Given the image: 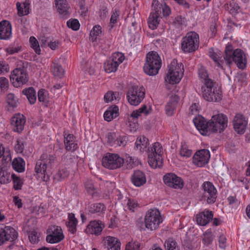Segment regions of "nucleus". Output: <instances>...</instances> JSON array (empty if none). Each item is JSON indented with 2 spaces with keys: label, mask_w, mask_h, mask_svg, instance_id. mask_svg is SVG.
Returning a JSON list of instances; mask_svg holds the SVG:
<instances>
[{
  "label": "nucleus",
  "mask_w": 250,
  "mask_h": 250,
  "mask_svg": "<svg viewBox=\"0 0 250 250\" xmlns=\"http://www.w3.org/2000/svg\"><path fill=\"white\" fill-rule=\"evenodd\" d=\"M225 53V55L223 56L221 51L214 52L212 49H210L209 51V56L216 65L222 69H224L226 66L230 67L232 62H234L240 69H243L246 67L247 56L242 49L237 48L233 50L232 46L229 44L226 47Z\"/></svg>",
  "instance_id": "f257e3e1"
},
{
  "label": "nucleus",
  "mask_w": 250,
  "mask_h": 250,
  "mask_svg": "<svg viewBox=\"0 0 250 250\" xmlns=\"http://www.w3.org/2000/svg\"><path fill=\"white\" fill-rule=\"evenodd\" d=\"M55 161V157L53 155L42 154L40 159L37 161L35 167V171L38 178H40L43 181H48L49 176L46 171L51 168Z\"/></svg>",
  "instance_id": "f03ea898"
},
{
  "label": "nucleus",
  "mask_w": 250,
  "mask_h": 250,
  "mask_svg": "<svg viewBox=\"0 0 250 250\" xmlns=\"http://www.w3.org/2000/svg\"><path fill=\"white\" fill-rule=\"evenodd\" d=\"M184 72V65L181 62H178L173 60L168 65V70L165 77L166 83L171 84L178 83L183 77Z\"/></svg>",
  "instance_id": "7ed1b4c3"
},
{
  "label": "nucleus",
  "mask_w": 250,
  "mask_h": 250,
  "mask_svg": "<svg viewBox=\"0 0 250 250\" xmlns=\"http://www.w3.org/2000/svg\"><path fill=\"white\" fill-rule=\"evenodd\" d=\"M201 93L205 100L208 102H217L222 98L220 87L216 86L212 80H208L201 86Z\"/></svg>",
  "instance_id": "20e7f679"
},
{
  "label": "nucleus",
  "mask_w": 250,
  "mask_h": 250,
  "mask_svg": "<svg viewBox=\"0 0 250 250\" xmlns=\"http://www.w3.org/2000/svg\"><path fill=\"white\" fill-rule=\"evenodd\" d=\"M161 65V59L158 53L155 51L149 52L146 55L144 71L149 76L156 75L158 73Z\"/></svg>",
  "instance_id": "39448f33"
},
{
  "label": "nucleus",
  "mask_w": 250,
  "mask_h": 250,
  "mask_svg": "<svg viewBox=\"0 0 250 250\" xmlns=\"http://www.w3.org/2000/svg\"><path fill=\"white\" fill-rule=\"evenodd\" d=\"M163 149L158 142L153 144L150 149H148V163L153 168L160 167L163 164Z\"/></svg>",
  "instance_id": "423d86ee"
},
{
  "label": "nucleus",
  "mask_w": 250,
  "mask_h": 250,
  "mask_svg": "<svg viewBox=\"0 0 250 250\" xmlns=\"http://www.w3.org/2000/svg\"><path fill=\"white\" fill-rule=\"evenodd\" d=\"M199 43V35L195 32H190L183 39L181 48L184 52H192L198 48Z\"/></svg>",
  "instance_id": "0eeeda50"
},
{
  "label": "nucleus",
  "mask_w": 250,
  "mask_h": 250,
  "mask_svg": "<svg viewBox=\"0 0 250 250\" xmlns=\"http://www.w3.org/2000/svg\"><path fill=\"white\" fill-rule=\"evenodd\" d=\"M145 96V90L143 86L133 85L129 88L127 93L128 103L132 105H139Z\"/></svg>",
  "instance_id": "6e6552de"
},
{
  "label": "nucleus",
  "mask_w": 250,
  "mask_h": 250,
  "mask_svg": "<svg viewBox=\"0 0 250 250\" xmlns=\"http://www.w3.org/2000/svg\"><path fill=\"white\" fill-rule=\"evenodd\" d=\"M124 162V159L118 154L110 153H106L102 159L103 166L110 169H115L121 167Z\"/></svg>",
  "instance_id": "1a4fd4ad"
},
{
  "label": "nucleus",
  "mask_w": 250,
  "mask_h": 250,
  "mask_svg": "<svg viewBox=\"0 0 250 250\" xmlns=\"http://www.w3.org/2000/svg\"><path fill=\"white\" fill-rule=\"evenodd\" d=\"M209 125L211 132L219 131L221 132L228 126L227 117L223 114H218L212 116Z\"/></svg>",
  "instance_id": "9d476101"
},
{
  "label": "nucleus",
  "mask_w": 250,
  "mask_h": 250,
  "mask_svg": "<svg viewBox=\"0 0 250 250\" xmlns=\"http://www.w3.org/2000/svg\"><path fill=\"white\" fill-rule=\"evenodd\" d=\"M10 81L16 87L25 84L28 80V75L24 68H17L14 69L10 77Z\"/></svg>",
  "instance_id": "9b49d317"
},
{
  "label": "nucleus",
  "mask_w": 250,
  "mask_h": 250,
  "mask_svg": "<svg viewBox=\"0 0 250 250\" xmlns=\"http://www.w3.org/2000/svg\"><path fill=\"white\" fill-rule=\"evenodd\" d=\"M47 235L46 240L51 244L59 243L62 241L64 236L61 227L52 225L48 227L47 230Z\"/></svg>",
  "instance_id": "f8f14e48"
},
{
  "label": "nucleus",
  "mask_w": 250,
  "mask_h": 250,
  "mask_svg": "<svg viewBox=\"0 0 250 250\" xmlns=\"http://www.w3.org/2000/svg\"><path fill=\"white\" fill-rule=\"evenodd\" d=\"M163 181L167 186L175 189H181L184 187L183 179L173 173H168L164 175Z\"/></svg>",
  "instance_id": "ddd939ff"
},
{
  "label": "nucleus",
  "mask_w": 250,
  "mask_h": 250,
  "mask_svg": "<svg viewBox=\"0 0 250 250\" xmlns=\"http://www.w3.org/2000/svg\"><path fill=\"white\" fill-rule=\"evenodd\" d=\"M210 157V152L208 149L197 151L193 157V164L199 167H202L208 164Z\"/></svg>",
  "instance_id": "4468645a"
},
{
  "label": "nucleus",
  "mask_w": 250,
  "mask_h": 250,
  "mask_svg": "<svg viewBox=\"0 0 250 250\" xmlns=\"http://www.w3.org/2000/svg\"><path fill=\"white\" fill-rule=\"evenodd\" d=\"M18 233L15 229L10 227L5 226L0 229V246L6 241H13L18 237Z\"/></svg>",
  "instance_id": "2eb2a0df"
},
{
  "label": "nucleus",
  "mask_w": 250,
  "mask_h": 250,
  "mask_svg": "<svg viewBox=\"0 0 250 250\" xmlns=\"http://www.w3.org/2000/svg\"><path fill=\"white\" fill-rule=\"evenodd\" d=\"M193 123L196 128L203 135H207L208 133L211 132V129L209 127L210 121L207 122L204 118L200 115L195 117L193 119Z\"/></svg>",
  "instance_id": "dca6fc26"
},
{
  "label": "nucleus",
  "mask_w": 250,
  "mask_h": 250,
  "mask_svg": "<svg viewBox=\"0 0 250 250\" xmlns=\"http://www.w3.org/2000/svg\"><path fill=\"white\" fill-rule=\"evenodd\" d=\"M107 143L112 146H125L126 143V137L121 136L118 133L109 132L106 136Z\"/></svg>",
  "instance_id": "f3484780"
},
{
  "label": "nucleus",
  "mask_w": 250,
  "mask_h": 250,
  "mask_svg": "<svg viewBox=\"0 0 250 250\" xmlns=\"http://www.w3.org/2000/svg\"><path fill=\"white\" fill-rule=\"evenodd\" d=\"M25 117L21 114H15L11 119V125L14 132H21L24 129Z\"/></svg>",
  "instance_id": "a211bd4d"
},
{
  "label": "nucleus",
  "mask_w": 250,
  "mask_h": 250,
  "mask_svg": "<svg viewBox=\"0 0 250 250\" xmlns=\"http://www.w3.org/2000/svg\"><path fill=\"white\" fill-rule=\"evenodd\" d=\"M248 125V120L241 114H237L233 120V127L238 134H243Z\"/></svg>",
  "instance_id": "6ab92c4d"
},
{
  "label": "nucleus",
  "mask_w": 250,
  "mask_h": 250,
  "mask_svg": "<svg viewBox=\"0 0 250 250\" xmlns=\"http://www.w3.org/2000/svg\"><path fill=\"white\" fill-rule=\"evenodd\" d=\"M203 188L205 191V196L208 204L214 203L216 199L217 190L213 185L209 182H205L203 184Z\"/></svg>",
  "instance_id": "aec40b11"
},
{
  "label": "nucleus",
  "mask_w": 250,
  "mask_h": 250,
  "mask_svg": "<svg viewBox=\"0 0 250 250\" xmlns=\"http://www.w3.org/2000/svg\"><path fill=\"white\" fill-rule=\"evenodd\" d=\"M132 183L137 187L143 186L146 182L145 174L141 170H135L131 177Z\"/></svg>",
  "instance_id": "412c9836"
},
{
  "label": "nucleus",
  "mask_w": 250,
  "mask_h": 250,
  "mask_svg": "<svg viewBox=\"0 0 250 250\" xmlns=\"http://www.w3.org/2000/svg\"><path fill=\"white\" fill-rule=\"evenodd\" d=\"M12 36V25L6 21L0 22V39L7 40Z\"/></svg>",
  "instance_id": "4be33fe9"
},
{
  "label": "nucleus",
  "mask_w": 250,
  "mask_h": 250,
  "mask_svg": "<svg viewBox=\"0 0 250 250\" xmlns=\"http://www.w3.org/2000/svg\"><path fill=\"white\" fill-rule=\"evenodd\" d=\"M161 19V15H160L156 10H154V8L153 7L152 11L150 13L147 20V23L149 28L152 30L156 29L160 24Z\"/></svg>",
  "instance_id": "5701e85b"
},
{
  "label": "nucleus",
  "mask_w": 250,
  "mask_h": 250,
  "mask_svg": "<svg viewBox=\"0 0 250 250\" xmlns=\"http://www.w3.org/2000/svg\"><path fill=\"white\" fill-rule=\"evenodd\" d=\"M104 225L102 224L101 222L96 220L91 221L87 226L85 231L87 233L99 235L102 231Z\"/></svg>",
  "instance_id": "b1692460"
},
{
  "label": "nucleus",
  "mask_w": 250,
  "mask_h": 250,
  "mask_svg": "<svg viewBox=\"0 0 250 250\" xmlns=\"http://www.w3.org/2000/svg\"><path fill=\"white\" fill-rule=\"evenodd\" d=\"M179 101V97L177 95H174L170 97L169 101L165 106L166 114L168 116H171L174 114Z\"/></svg>",
  "instance_id": "393cba45"
},
{
  "label": "nucleus",
  "mask_w": 250,
  "mask_h": 250,
  "mask_svg": "<svg viewBox=\"0 0 250 250\" xmlns=\"http://www.w3.org/2000/svg\"><path fill=\"white\" fill-rule=\"evenodd\" d=\"M104 246L107 250H120L121 243L114 237L108 236L104 240Z\"/></svg>",
  "instance_id": "a878e982"
},
{
  "label": "nucleus",
  "mask_w": 250,
  "mask_h": 250,
  "mask_svg": "<svg viewBox=\"0 0 250 250\" xmlns=\"http://www.w3.org/2000/svg\"><path fill=\"white\" fill-rule=\"evenodd\" d=\"M152 7L154 8L160 15H161L162 12L165 17L169 16L170 14V8L165 3H160L158 0H153Z\"/></svg>",
  "instance_id": "bb28decb"
},
{
  "label": "nucleus",
  "mask_w": 250,
  "mask_h": 250,
  "mask_svg": "<svg viewBox=\"0 0 250 250\" xmlns=\"http://www.w3.org/2000/svg\"><path fill=\"white\" fill-rule=\"evenodd\" d=\"M64 144L65 149L68 151H74L78 147L76 138L71 134L64 135Z\"/></svg>",
  "instance_id": "cd10ccee"
},
{
  "label": "nucleus",
  "mask_w": 250,
  "mask_h": 250,
  "mask_svg": "<svg viewBox=\"0 0 250 250\" xmlns=\"http://www.w3.org/2000/svg\"><path fill=\"white\" fill-rule=\"evenodd\" d=\"M119 116V108L116 105L111 106L105 111L104 114V119L110 122Z\"/></svg>",
  "instance_id": "c85d7f7f"
},
{
  "label": "nucleus",
  "mask_w": 250,
  "mask_h": 250,
  "mask_svg": "<svg viewBox=\"0 0 250 250\" xmlns=\"http://www.w3.org/2000/svg\"><path fill=\"white\" fill-rule=\"evenodd\" d=\"M55 3L60 14L66 15L69 14L70 7L67 0H55Z\"/></svg>",
  "instance_id": "c756f323"
},
{
  "label": "nucleus",
  "mask_w": 250,
  "mask_h": 250,
  "mask_svg": "<svg viewBox=\"0 0 250 250\" xmlns=\"http://www.w3.org/2000/svg\"><path fill=\"white\" fill-rule=\"evenodd\" d=\"M151 112L152 109L150 105H143L138 110H134L131 114V117L137 118L141 116L142 114L146 116L151 113Z\"/></svg>",
  "instance_id": "7c9ffc66"
},
{
  "label": "nucleus",
  "mask_w": 250,
  "mask_h": 250,
  "mask_svg": "<svg viewBox=\"0 0 250 250\" xmlns=\"http://www.w3.org/2000/svg\"><path fill=\"white\" fill-rule=\"evenodd\" d=\"M16 6L18 14L19 16H22L29 14L30 7L29 1H25L23 3L18 2L16 3Z\"/></svg>",
  "instance_id": "2f4dec72"
},
{
  "label": "nucleus",
  "mask_w": 250,
  "mask_h": 250,
  "mask_svg": "<svg viewBox=\"0 0 250 250\" xmlns=\"http://www.w3.org/2000/svg\"><path fill=\"white\" fill-rule=\"evenodd\" d=\"M135 146L141 152L146 151L148 146V139L144 136L138 137L135 142Z\"/></svg>",
  "instance_id": "473e14b6"
},
{
  "label": "nucleus",
  "mask_w": 250,
  "mask_h": 250,
  "mask_svg": "<svg viewBox=\"0 0 250 250\" xmlns=\"http://www.w3.org/2000/svg\"><path fill=\"white\" fill-rule=\"evenodd\" d=\"M12 167L19 172H22L25 169V162L21 158H16L12 162Z\"/></svg>",
  "instance_id": "72a5a7b5"
},
{
  "label": "nucleus",
  "mask_w": 250,
  "mask_h": 250,
  "mask_svg": "<svg viewBox=\"0 0 250 250\" xmlns=\"http://www.w3.org/2000/svg\"><path fill=\"white\" fill-rule=\"evenodd\" d=\"M22 93L26 95L31 104H34L35 103L36 101V92L33 87H29L23 90Z\"/></svg>",
  "instance_id": "f704fd0d"
},
{
  "label": "nucleus",
  "mask_w": 250,
  "mask_h": 250,
  "mask_svg": "<svg viewBox=\"0 0 250 250\" xmlns=\"http://www.w3.org/2000/svg\"><path fill=\"white\" fill-rule=\"evenodd\" d=\"M120 11L117 9H113L112 11L110 22L109 23V30L113 28L116 25L119 20Z\"/></svg>",
  "instance_id": "c9c22d12"
},
{
  "label": "nucleus",
  "mask_w": 250,
  "mask_h": 250,
  "mask_svg": "<svg viewBox=\"0 0 250 250\" xmlns=\"http://www.w3.org/2000/svg\"><path fill=\"white\" fill-rule=\"evenodd\" d=\"M6 102L8 105V110H11L17 106V99L13 93H9L7 95Z\"/></svg>",
  "instance_id": "e433bc0d"
},
{
  "label": "nucleus",
  "mask_w": 250,
  "mask_h": 250,
  "mask_svg": "<svg viewBox=\"0 0 250 250\" xmlns=\"http://www.w3.org/2000/svg\"><path fill=\"white\" fill-rule=\"evenodd\" d=\"M161 217L159 209L154 208H150L146 211L145 219H160Z\"/></svg>",
  "instance_id": "4c0bfd02"
},
{
  "label": "nucleus",
  "mask_w": 250,
  "mask_h": 250,
  "mask_svg": "<svg viewBox=\"0 0 250 250\" xmlns=\"http://www.w3.org/2000/svg\"><path fill=\"white\" fill-rule=\"evenodd\" d=\"M166 250H180L177 243L173 238H168L165 243Z\"/></svg>",
  "instance_id": "58836bf2"
},
{
  "label": "nucleus",
  "mask_w": 250,
  "mask_h": 250,
  "mask_svg": "<svg viewBox=\"0 0 250 250\" xmlns=\"http://www.w3.org/2000/svg\"><path fill=\"white\" fill-rule=\"evenodd\" d=\"M179 154L182 157L187 159L191 156L192 151L191 149H189L187 145L184 143L181 145Z\"/></svg>",
  "instance_id": "ea45409f"
},
{
  "label": "nucleus",
  "mask_w": 250,
  "mask_h": 250,
  "mask_svg": "<svg viewBox=\"0 0 250 250\" xmlns=\"http://www.w3.org/2000/svg\"><path fill=\"white\" fill-rule=\"evenodd\" d=\"M198 75L203 84L206 83V82L208 80H212L209 78L208 72L206 68L203 66H201V67L199 68Z\"/></svg>",
  "instance_id": "a19ab883"
},
{
  "label": "nucleus",
  "mask_w": 250,
  "mask_h": 250,
  "mask_svg": "<svg viewBox=\"0 0 250 250\" xmlns=\"http://www.w3.org/2000/svg\"><path fill=\"white\" fill-rule=\"evenodd\" d=\"M146 229L153 230L156 229L163 220H145Z\"/></svg>",
  "instance_id": "79ce46f5"
},
{
  "label": "nucleus",
  "mask_w": 250,
  "mask_h": 250,
  "mask_svg": "<svg viewBox=\"0 0 250 250\" xmlns=\"http://www.w3.org/2000/svg\"><path fill=\"white\" fill-rule=\"evenodd\" d=\"M118 66L114 62H112L111 60L107 61L104 64V70L107 73H111L115 72Z\"/></svg>",
  "instance_id": "37998d69"
},
{
  "label": "nucleus",
  "mask_w": 250,
  "mask_h": 250,
  "mask_svg": "<svg viewBox=\"0 0 250 250\" xmlns=\"http://www.w3.org/2000/svg\"><path fill=\"white\" fill-rule=\"evenodd\" d=\"M111 60L112 61V62L119 66L125 60V56L121 52H115L112 54Z\"/></svg>",
  "instance_id": "c03bdc74"
},
{
  "label": "nucleus",
  "mask_w": 250,
  "mask_h": 250,
  "mask_svg": "<svg viewBox=\"0 0 250 250\" xmlns=\"http://www.w3.org/2000/svg\"><path fill=\"white\" fill-rule=\"evenodd\" d=\"M102 28L99 25L94 26L90 32V38L92 42L96 40L97 37L102 34Z\"/></svg>",
  "instance_id": "a18cd8bd"
},
{
  "label": "nucleus",
  "mask_w": 250,
  "mask_h": 250,
  "mask_svg": "<svg viewBox=\"0 0 250 250\" xmlns=\"http://www.w3.org/2000/svg\"><path fill=\"white\" fill-rule=\"evenodd\" d=\"M77 224L78 220H68L65 223L68 231L72 234H74L77 231Z\"/></svg>",
  "instance_id": "49530a36"
},
{
  "label": "nucleus",
  "mask_w": 250,
  "mask_h": 250,
  "mask_svg": "<svg viewBox=\"0 0 250 250\" xmlns=\"http://www.w3.org/2000/svg\"><path fill=\"white\" fill-rule=\"evenodd\" d=\"M52 71L55 76L59 77H62L64 74V70L62 66L57 63H53Z\"/></svg>",
  "instance_id": "de8ad7c7"
},
{
  "label": "nucleus",
  "mask_w": 250,
  "mask_h": 250,
  "mask_svg": "<svg viewBox=\"0 0 250 250\" xmlns=\"http://www.w3.org/2000/svg\"><path fill=\"white\" fill-rule=\"evenodd\" d=\"M213 214L211 211L205 209L196 214V219H213Z\"/></svg>",
  "instance_id": "09e8293b"
},
{
  "label": "nucleus",
  "mask_w": 250,
  "mask_h": 250,
  "mask_svg": "<svg viewBox=\"0 0 250 250\" xmlns=\"http://www.w3.org/2000/svg\"><path fill=\"white\" fill-rule=\"evenodd\" d=\"M38 100L40 102L46 103L49 101V94L44 89H40L38 91Z\"/></svg>",
  "instance_id": "8fccbe9b"
},
{
  "label": "nucleus",
  "mask_w": 250,
  "mask_h": 250,
  "mask_svg": "<svg viewBox=\"0 0 250 250\" xmlns=\"http://www.w3.org/2000/svg\"><path fill=\"white\" fill-rule=\"evenodd\" d=\"M68 174L69 173L66 170L62 169L59 170L54 175V179L55 181L59 182L67 177L68 176Z\"/></svg>",
  "instance_id": "3c124183"
},
{
  "label": "nucleus",
  "mask_w": 250,
  "mask_h": 250,
  "mask_svg": "<svg viewBox=\"0 0 250 250\" xmlns=\"http://www.w3.org/2000/svg\"><path fill=\"white\" fill-rule=\"evenodd\" d=\"M105 209L104 205L102 203L94 204L89 207V211L92 213L102 212Z\"/></svg>",
  "instance_id": "603ef678"
},
{
  "label": "nucleus",
  "mask_w": 250,
  "mask_h": 250,
  "mask_svg": "<svg viewBox=\"0 0 250 250\" xmlns=\"http://www.w3.org/2000/svg\"><path fill=\"white\" fill-rule=\"evenodd\" d=\"M29 42L30 43L31 47L34 49L35 52L38 54H40L41 52V49L40 47V45L38 42V41L33 36L30 37L29 39Z\"/></svg>",
  "instance_id": "864d4df0"
},
{
  "label": "nucleus",
  "mask_w": 250,
  "mask_h": 250,
  "mask_svg": "<svg viewBox=\"0 0 250 250\" xmlns=\"http://www.w3.org/2000/svg\"><path fill=\"white\" fill-rule=\"evenodd\" d=\"M214 238V235L211 231V230H208L204 234V238L203 240L204 243L206 245L210 244Z\"/></svg>",
  "instance_id": "5fc2aeb1"
},
{
  "label": "nucleus",
  "mask_w": 250,
  "mask_h": 250,
  "mask_svg": "<svg viewBox=\"0 0 250 250\" xmlns=\"http://www.w3.org/2000/svg\"><path fill=\"white\" fill-rule=\"evenodd\" d=\"M13 180V187L15 190H19L21 188L22 182L20 178L15 174L11 175Z\"/></svg>",
  "instance_id": "6e6d98bb"
},
{
  "label": "nucleus",
  "mask_w": 250,
  "mask_h": 250,
  "mask_svg": "<svg viewBox=\"0 0 250 250\" xmlns=\"http://www.w3.org/2000/svg\"><path fill=\"white\" fill-rule=\"evenodd\" d=\"M67 25L72 30L77 31L79 29L80 24L78 20L72 19L69 20L67 21Z\"/></svg>",
  "instance_id": "4d7b16f0"
},
{
  "label": "nucleus",
  "mask_w": 250,
  "mask_h": 250,
  "mask_svg": "<svg viewBox=\"0 0 250 250\" xmlns=\"http://www.w3.org/2000/svg\"><path fill=\"white\" fill-rule=\"evenodd\" d=\"M28 238L30 242L32 244L37 243L39 241V234L34 230L29 232Z\"/></svg>",
  "instance_id": "13d9d810"
},
{
  "label": "nucleus",
  "mask_w": 250,
  "mask_h": 250,
  "mask_svg": "<svg viewBox=\"0 0 250 250\" xmlns=\"http://www.w3.org/2000/svg\"><path fill=\"white\" fill-rule=\"evenodd\" d=\"M173 23L176 26L186 25L187 21L185 18L181 16H178L175 17Z\"/></svg>",
  "instance_id": "bf43d9fd"
},
{
  "label": "nucleus",
  "mask_w": 250,
  "mask_h": 250,
  "mask_svg": "<svg viewBox=\"0 0 250 250\" xmlns=\"http://www.w3.org/2000/svg\"><path fill=\"white\" fill-rule=\"evenodd\" d=\"M9 85V82L7 79L5 77L0 78V88L2 91L7 90Z\"/></svg>",
  "instance_id": "052dcab7"
},
{
  "label": "nucleus",
  "mask_w": 250,
  "mask_h": 250,
  "mask_svg": "<svg viewBox=\"0 0 250 250\" xmlns=\"http://www.w3.org/2000/svg\"><path fill=\"white\" fill-rule=\"evenodd\" d=\"M24 148V145L23 142L20 140H18L17 141V144L15 146V151L17 153H21L23 152Z\"/></svg>",
  "instance_id": "680f3d73"
},
{
  "label": "nucleus",
  "mask_w": 250,
  "mask_h": 250,
  "mask_svg": "<svg viewBox=\"0 0 250 250\" xmlns=\"http://www.w3.org/2000/svg\"><path fill=\"white\" fill-rule=\"evenodd\" d=\"M104 99L106 103H108L113 101L114 100H117L115 94L112 92H108L106 93L104 96Z\"/></svg>",
  "instance_id": "e2e57ef3"
},
{
  "label": "nucleus",
  "mask_w": 250,
  "mask_h": 250,
  "mask_svg": "<svg viewBox=\"0 0 250 250\" xmlns=\"http://www.w3.org/2000/svg\"><path fill=\"white\" fill-rule=\"evenodd\" d=\"M140 244L139 243L129 242L125 247V250H139Z\"/></svg>",
  "instance_id": "0e129e2a"
},
{
  "label": "nucleus",
  "mask_w": 250,
  "mask_h": 250,
  "mask_svg": "<svg viewBox=\"0 0 250 250\" xmlns=\"http://www.w3.org/2000/svg\"><path fill=\"white\" fill-rule=\"evenodd\" d=\"M125 162L129 168H132L135 166L134 158L128 155H126Z\"/></svg>",
  "instance_id": "69168bd1"
},
{
  "label": "nucleus",
  "mask_w": 250,
  "mask_h": 250,
  "mask_svg": "<svg viewBox=\"0 0 250 250\" xmlns=\"http://www.w3.org/2000/svg\"><path fill=\"white\" fill-rule=\"evenodd\" d=\"M219 246L221 249H225L226 247L227 239L223 234H221L219 237Z\"/></svg>",
  "instance_id": "338daca9"
},
{
  "label": "nucleus",
  "mask_w": 250,
  "mask_h": 250,
  "mask_svg": "<svg viewBox=\"0 0 250 250\" xmlns=\"http://www.w3.org/2000/svg\"><path fill=\"white\" fill-rule=\"evenodd\" d=\"M11 175L7 172L0 179V182L3 184H7L10 182Z\"/></svg>",
  "instance_id": "774afa93"
}]
</instances>
